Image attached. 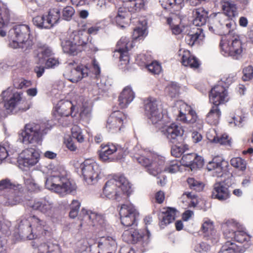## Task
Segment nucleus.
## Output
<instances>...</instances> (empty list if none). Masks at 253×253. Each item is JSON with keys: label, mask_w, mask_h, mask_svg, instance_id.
Wrapping results in <instances>:
<instances>
[{"label": "nucleus", "mask_w": 253, "mask_h": 253, "mask_svg": "<svg viewBox=\"0 0 253 253\" xmlns=\"http://www.w3.org/2000/svg\"><path fill=\"white\" fill-rule=\"evenodd\" d=\"M72 137L79 142L82 143L84 141V136L82 134V129L78 126H74L71 129Z\"/></svg>", "instance_id": "49"}, {"label": "nucleus", "mask_w": 253, "mask_h": 253, "mask_svg": "<svg viewBox=\"0 0 253 253\" xmlns=\"http://www.w3.org/2000/svg\"><path fill=\"white\" fill-rule=\"evenodd\" d=\"M21 193L15 188L9 192L4 194V198L6 199L5 205L12 206L16 205L21 200Z\"/></svg>", "instance_id": "33"}, {"label": "nucleus", "mask_w": 253, "mask_h": 253, "mask_svg": "<svg viewBox=\"0 0 253 253\" xmlns=\"http://www.w3.org/2000/svg\"><path fill=\"white\" fill-rule=\"evenodd\" d=\"M24 180L25 186L28 191L31 192H38L40 191V187L36 183L33 177L30 173H26L24 176Z\"/></svg>", "instance_id": "39"}, {"label": "nucleus", "mask_w": 253, "mask_h": 253, "mask_svg": "<svg viewBox=\"0 0 253 253\" xmlns=\"http://www.w3.org/2000/svg\"><path fill=\"white\" fill-rule=\"evenodd\" d=\"M178 55L181 57V63L186 67H189L192 69H198L201 65L199 60L191 52L185 49H180L178 52Z\"/></svg>", "instance_id": "22"}, {"label": "nucleus", "mask_w": 253, "mask_h": 253, "mask_svg": "<svg viewBox=\"0 0 253 253\" xmlns=\"http://www.w3.org/2000/svg\"><path fill=\"white\" fill-rule=\"evenodd\" d=\"M126 118V115L122 111H114L107 120L106 127L113 132L120 130L123 126L124 121Z\"/></svg>", "instance_id": "19"}, {"label": "nucleus", "mask_w": 253, "mask_h": 253, "mask_svg": "<svg viewBox=\"0 0 253 253\" xmlns=\"http://www.w3.org/2000/svg\"><path fill=\"white\" fill-rule=\"evenodd\" d=\"M194 18L193 23L196 26L201 27L205 24L208 17V12L203 7L196 8L193 11Z\"/></svg>", "instance_id": "28"}, {"label": "nucleus", "mask_w": 253, "mask_h": 253, "mask_svg": "<svg viewBox=\"0 0 253 253\" xmlns=\"http://www.w3.org/2000/svg\"><path fill=\"white\" fill-rule=\"evenodd\" d=\"M39 250L42 253H60V252L58 244L50 241L41 244L39 247Z\"/></svg>", "instance_id": "36"}, {"label": "nucleus", "mask_w": 253, "mask_h": 253, "mask_svg": "<svg viewBox=\"0 0 253 253\" xmlns=\"http://www.w3.org/2000/svg\"><path fill=\"white\" fill-rule=\"evenodd\" d=\"M98 253H113L117 248V243L111 237H102L98 243Z\"/></svg>", "instance_id": "25"}, {"label": "nucleus", "mask_w": 253, "mask_h": 253, "mask_svg": "<svg viewBox=\"0 0 253 253\" xmlns=\"http://www.w3.org/2000/svg\"><path fill=\"white\" fill-rule=\"evenodd\" d=\"M100 149L98 151L99 158H108L117 151L119 152V158H124L126 156V153L127 152L126 150L124 151L123 149L119 148L118 145L110 142L106 144L102 143L100 145Z\"/></svg>", "instance_id": "21"}, {"label": "nucleus", "mask_w": 253, "mask_h": 253, "mask_svg": "<svg viewBox=\"0 0 253 253\" xmlns=\"http://www.w3.org/2000/svg\"><path fill=\"white\" fill-rule=\"evenodd\" d=\"M135 97L134 92L130 86L125 87L119 96V105L121 108L124 109L133 100Z\"/></svg>", "instance_id": "26"}, {"label": "nucleus", "mask_w": 253, "mask_h": 253, "mask_svg": "<svg viewBox=\"0 0 253 253\" xmlns=\"http://www.w3.org/2000/svg\"><path fill=\"white\" fill-rule=\"evenodd\" d=\"M244 252V250L240 248L233 243L227 241L221 247L218 253H242Z\"/></svg>", "instance_id": "37"}, {"label": "nucleus", "mask_w": 253, "mask_h": 253, "mask_svg": "<svg viewBox=\"0 0 253 253\" xmlns=\"http://www.w3.org/2000/svg\"><path fill=\"white\" fill-rule=\"evenodd\" d=\"M61 17L60 10L58 8H51L47 14L38 15L33 19L35 25L41 29H49L57 24Z\"/></svg>", "instance_id": "11"}, {"label": "nucleus", "mask_w": 253, "mask_h": 253, "mask_svg": "<svg viewBox=\"0 0 253 253\" xmlns=\"http://www.w3.org/2000/svg\"><path fill=\"white\" fill-rule=\"evenodd\" d=\"M74 63H69L66 67L64 76L72 83H76L83 78L87 77L89 72V68L83 65L74 67Z\"/></svg>", "instance_id": "13"}, {"label": "nucleus", "mask_w": 253, "mask_h": 253, "mask_svg": "<svg viewBox=\"0 0 253 253\" xmlns=\"http://www.w3.org/2000/svg\"><path fill=\"white\" fill-rule=\"evenodd\" d=\"M164 134L172 143H177L184 134V129L180 125L172 123L163 130Z\"/></svg>", "instance_id": "20"}, {"label": "nucleus", "mask_w": 253, "mask_h": 253, "mask_svg": "<svg viewBox=\"0 0 253 253\" xmlns=\"http://www.w3.org/2000/svg\"><path fill=\"white\" fill-rule=\"evenodd\" d=\"M81 206V203L76 200H73L70 205L71 211L69 212V216L72 218H75L78 214L79 209Z\"/></svg>", "instance_id": "50"}, {"label": "nucleus", "mask_w": 253, "mask_h": 253, "mask_svg": "<svg viewBox=\"0 0 253 253\" xmlns=\"http://www.w3.org/2000/svg\"><path fill=\"white\" fill-rule=\"evenodd\" d=\"M213 160L214 159H212V161L208 162L207 165V169L209 171H211L216 169H217L216 172H220L223 168V167L222 166V165L224 163L226 164L227 162H225L224 159H222L221 163L219 162H215Z\"/></svg>", "instance_id": "48"}, {"label": "nucleus", "mask_w": 253, "mask_h": 253, "mask_svg": "<svg viewBox=\"0 0 253 253\" xmlns=\"http://www.w3.org/2000/svg\"><path fill=\"white\" fill-rule=\"evenodd\" d=\"M18 160H20L21 163H24L23 170L35 165L38 162V159H18Z\"/></svg>", "instance_id": "61"}, {"label": "nucleus", "mask_w": 253, "mask_h": 253, "mask_svg": "<svg viewBox=\"0 0 253 253\" xmlns=\"http://www.w3.org/2000/svg\"><path fill=\"white\" fill-rule=\"evenodd\" d=\"M29 206L34 210L49 215L51 212L53 204L46 198H44L35 200L33 203L30 202Z\"/></svg>", "instance_id": "24"}, {"label": "nucleus", "mask_w": 253, "mask_h": 253, "mask_svg": "<svg viewBox=\"0 0 253 253\" xmlns=\"http://www.w3.org/2000/svg\"><path fill=\"white\" fill-rule=\"evenodd\" d=\"M44 167L50 171L45 182V186L47 189L61 195L75 192L76 186L69 180L68 172L63 166L58 165L55 162L49 163Z\"/></svg>", "instance_id": "1"}, {"label": "nucleus", "mask_w": 253, "mask_h": 253, "mask_svg": "<svg viewBox=\"0 0 253 253\" xmlns=\"http://www.w3.org/2000/svg\"><path fill=\"white\" fill-rule=\"evenodd\" d=\"M30 27L27 25L15 26L9 31V46L13 48H22L25 50L31 48L33 42L30 39Z\"/></svg>", "instance_id": "3"}, {"label": "nucleus", "mask_w": 253, "mask_h": 253, "mask_svg": "<svg viewBox=\"0 0 253 253\" xmlns=\"http://www.w3.org/2000/svg\"><path fill=\"white\" fill-rule=\"evenodd\" d=\"M45 64L46 68H54L59 65V61L58 58L52 56L46 59Z\"/></svg>", "instance_id": "60"}, {"label": "nucleus", "mask_w": 253, "mask_h": 253, "mask_svg": "<svg viewBox=\"0 0 253 253\" xmlns=\"http://www.w3.org/2000/svg\"><path fill=\"white\" fill-rule=\"evenodd\" d=\"M10 20V12L6 5L0 1V29L6 27Z\"/></svg>", "instance_id": "34"}, {"label": "nucleus", "mask_w": 253, "mask_h": 253, "mask_svg": "<svg viewBox=\"0 0 253 253\" xmlns=\"http://www.w3.org/2000/svg\"><path fill=\"white\" fill-rule=\"evenodd\" d=\"M13 85L17 89H22L27 87L31 85V82L30 81L26 80L23 78L15 80L14 82Z\"/></svg>", "instance_id": "58"}, {"label": "nucleus", "mask_w": 253, "mask_h": 253, "mask_svg": "<svg viewBox=\"0 0 253 253\" xmlns=\"http://www.w3.org/2000/svg\"><path fill=\"white\" fill-rule=\"evenodd\" d=\"M92 105L87 102L83 103L80 110V116L81 117H89L91 113Z\"/></svg>", "instance_id": "51"}, {"label": "nucleus", "mask_w": 253, "mask_h": 253, "mask_svg": "<svg viewBox=\"0 0 253 253\" xmlns=\"http://www.w3.org/2000/svg\"><path fill=\"white\" fill-rule=\"evenodd\" d=\"M88 248V243L86 240H82L77 242L74 250L75 253H83Z\"/></svg>", "instance_id": "56"}, {"label": "nucleus", "mask_w": 253, "mask_h": 253, "mask_svg": "<svg viewBox=\"0 0 253 253\" xmlns=\"http://www.w3.org/2000/svg\"><path fill=\"white\" fill-rule=\"evenodd\" d=\"M232 19L227 18L223 13L216 14L215 17L210 20L209 29L217 35H223L226 33L232 34L231 31L235 24Z\"/></svg>", "instance_id": "10"}, {"label": "nucleus", "mask_w": 253, "mask_h": 253, "mask_svg": "<svg viewBox=\"0 0 253 253\" xmlns=\"http://www.w3.org/2000/svg\"><path fill=\"white\" fill-rule=\"evenodd\" d=\"M119 213L122 224L126 227L133 225L138 215L136 209L131 204L122 205Z\"/></svg>", "instance_id": "18"}, {"label": "nucleus", "mask_w": 253, "mask_h": 253, "mask_svg": "<svg viewBox=\"0 0 253 253\" xmlns=\"http://www.w3.org/2000/svg\"><path fill=\"white\" fill-rule=\"evenodd\" d=\"M77 169H81L84 181L88 184L96 183L99 178L100 169L92 159H85L84 162L75 164Z\"/></svg>", "instance_id": "9"}, {"label": "nucleus", "mask_w": 253, "mask_h": 253, "mask_svg": "<svg viewBox=\"0 0 253 253\" xmlns=\"http://www.w3.org/2000/svg\"><path fill=\"white\" fill-rule=\"evenodd\" d=\"M243 76L242 77L244 81H248L252 79L253 77V67L249 65L243 70Z\"/></svg>", "instance_id": "59"}, {"label": "nucleus", "mask_w": 253, "mask_h": 253, "mask_svg": "<svg viewBox=\"0 0 253 253\" xmlns=\"http://www.w3.org/2000/svg\"><path fill=\"white\" fill-rule=\"evenodd\" d=\"M92 38L84 31L73 32L69 39L63 40L61 46L64 53L75 56L83 51L89 48L91 51H96V48L91 43Z\"/></svg>", "instance_id": "2"}, {"label": "nucleus", "mask_w": 253, "mask_h": 253, "mask_svg": "<svg viewBox=\"0 0 253 253\" xmlns=\"http://www.w3.org/2000/svg\"><path fill=\"white\" fill-rule=\"evenodd\" d=\"M210 102L213 105L219 106L229 100L227 87L222 84H217L211 88L209 93Z\"/></svg>", "instance_id": "15"}, {"label": "nucleus", "mask_w": 253, "mask_h": 253, "mask_svg": "<svg viewBox=\"0 0 253 253\" xmlns=\"http://www.w3.org/2000/svg\"><path fill=\"white\" fill-rule=\"evenodd\" d=\"M146 30V28L144 26L135 28L132 35L133 40L140 41L143 40Z\"/></svg>", "instance_id": "46"}, {"label": "nucleus", "mask_w": 253, "mask_h": 253, "mask_svg": "<svg viewBox=\"0 0 253 253\" xmlns=\"http://www.w3.org/2000/svg\"><path fill=\"white\" fill-rule=\"evenodd\" d=\"M39 49L40 51L38 56L44 60L49 58L54 54L51 48L46 45L41 46Z\"/></svg>", "instance_id": "44"}, {"label": "nucleus", "mask_w": 253, "mask_h": 253, "mask_svg": "<svg viewBox=\"0 0 253 253\" xmlns=\"http://www.w3.org/2000/svg\"><path fill=\"white\" fill-rule=\"evenodd\" d=\"M80 215H83L85 220H89L92 222V225L95 226L97 224L103 225L104 223V219L103 217L100 215L86 209H82Z\"/></svg>", "instance_id": "29"}, {"label": "nucleus", "mask_w": 253, "mask_h": 253, "mask_svg": "<svg viewBox=\"0 0 253 253\" xmlns=\"http://www.w3.org/2000/svg\"><path fill=\"white\" fill-rule=\"evenodd\" d=\"M16 186L12 184L8 179H2L0 181V195H4Z\"/></svg>", "instance_id": "41"}, {"label": "nucleus", "mask_w": 253, "mask_h": 253, "mask_svg": "<svg viewBox=\"0 0 253 253\" xmlns=\"http://www.w3.org/2000/svg\"><path fill=\"white\" fill-rule=\"evenodd\" d=\"M175 210L173 209L169 208L166 211V214L162 215L161 223L163 224H168L172 222L175 219Z\"/></svg>", "instance_id": "42"}, {"label": "nucleus", "mask_w": 253, "mask_h": 253, "mask_svg": "<svg viewBox=\"0 0 253 253\" xmlns=\"http://www.w3.org/2000/svg\"><path fill=\"white\" fill-rule=\"evenodd\" d=\"M231 165L241 170H244L246 169L247 163L245 159H230Z\"/></svg>", "instance_id": "55"}, {"label": "nucleus", "mask_w": 253, "mask_h": 253, "mask_svg": "<svg viewBox=\"0 0 253 253\" xmlns=\"http://www.w3.org/2000/svg\"><path fill=\"white\" fill-rule=\"evenodd\" d=\"M210 249V246L206 243L202 242L197 244L194 249V250L198 253H203L207 252Z\"/></svg>", "instance_id": "62"}, {"label": "nucleus", "mask_w": 253, "mask_h": 253, "mask_svg": "<svg viewBox=\"0 0 253 253\" xmlns=\"http://www.w3.org/2000/svg\"><path fill=\"white\" fill-rule=\"evenodd\" d=\"M130 188L127 180L121 176L118 179H111L107 181L103 188V193L107 198L119 202L122 194L128 193Z\"/></svg>", "instance_id": "6"}, {"label": "nucleus", "mask_w": 253, "mask_h": 253, "mask_svg": "<svg viewBox=\"0 0 253 253\" xmlns=\"http://www.w3.org/2000/svg\"><path fill=\"white\" fill-rule=\"evenodd\" d=\"M146 68L153 75H158L162 71L161 64L157 61H153L151 63L148 64L146 66Z\"/></svg>", "instance_id": "47"}, {"label": "nucleus", "mask_w": 253, "mask_h": 253, "mask_svg": "<svg viewBox=\"0 0 253 253\" xmlns=\"http://www.w3.org/2000/svg\"><path fill=\"white\" fill-rule=\"evenodd\" d=\"M219 45L221 52L224 56H231L234 59L242 57L244 48L239 35L227 34L221 39Z\"/></svg>", "instance_id": "4"}, {"label": "nucleus", "mask_w": 253, "mask_h": 253, "mask_svg": "<svg viewBox=\"0 0 253 253\" xmlns=\"http://www.w3.org/2000/svg\"><path fill=\"white\" fill-rule=\"evenodd\" d=\"M213 141L216 143H219L221 145L231 146V138L226 134H222L220 137L216 138L214 137Z\"/></svg>", "instance_id": "53"}, {"label": "nucleus", "mask_w": 253, "mask_h": 253, "mask_svg": "<svg viewBox=\"0 0 253 253\" xmlns=\"http://www.w3.org/2000/svg\"><path fill=\"white\" fill-rule=\"evenodd\" d=\"M230 195L228 187L224 182L217 181L214 184L211 194L212 198L223 201L228 199Z\"/></svg>", "instance_id": "23"}, {"label": "nucleus", "mask_w": 253, "mask_h": 253, "mask_svg": "<svg viewBox=\"0 0 253 253\" xmlns=\"http://www.w3.org/2000/svg\"><path fill=\"white\" fill-rule=\"evenodd\" d=\"M187 182L189 188L197 192H200L204 189V184L202 182L196 180L194 178L189 177L187 178Z\"/></svg>", "instance_id": "43"}, {"label": "nucleus", "mask_w": 253, "mask_h": 253, "mask_svg": "<svg viewBox=\"0 0 253 253\" xmlns=\"http://www.w3.org/2000/svg\"><path fill=\"white\" fill-rule=\"evenodd\" d=\"M185 152L182 148L174 146L171 148V154L173 157L179 158Z\"/></svg>", "instance_id": "64"}, {"label": "nucleus", "mask_w": 253, "mask_h": 253, "mask_svg": "<svg viewBox=\"0 0 253 253\" xmlns=\"http://www.w3.org/2000/svg\"><path fill=\"white\" fill-rule=\"evenodd\" d=\"M221 116V112L219 106L212 105L206 116V121L211 125L218 124Z\"/></svg>", "instance_id": "31"}, {"label": "nucleus", "mask_w": 253, "mask_h": 253, "mask_svg": "<svg viewBox=\"0 0 253 253\" xmlns=\"http://www.w3.org/2000/svg\"><path fill=\"white\" fill-rule=\"evenodd\" d=\"M22 92H15L10 98L4 102V106L7 110H13L22 100Z\"/></svg>", "instance_id": "38"}, {"label": "nucleus", "mask_w": 253, "mask_h": 253, "mask_svg": "<svg viewBox=\"0 0 253 253\" xmlns=\"http://www.w3.org/2000/svg\"><path fill=\"white\" fill-rule=\"evenodd\" d=\"M180 168V166L177 163H174V161H172L169 166L165 168V170L170 173H174L179 171Z\"/></svg>", "instance_id": "63"}, {"label": "nucleus", "mask_w": 253, "mask_h": 253, "mask_svg": "<svg viewBox=\"0 0 253 253\" xmlns=\"http://www.w3.org/2000/svg\"><path fill=\"white\" fill-rule=\"evenodd\" d=\"M184 0H160L162 6L165 9H169L175 5H179Z\"/></svg>", "instance_id": "54"}, {"label": "nucleus", "mask_w": 253, "mask_h": 253, "mask_svg": "<svg viewBox=\"0 0 253 253\" xmlns=\"http://www.w3.org/2000/svg\"><path fill=\"white\" fill-rule=\"evenodd\" d=\"M50 128L51 127L45 123L30 122L25 125L21 133L22 141L27 143H39L42 140L43 136L48 133Z\"/></svg>", "instance_id": "5"}, {"label": "nucleus", "mask_w": 253, "mask_h": 253, "mask_svg": "<svg viewBox=\"0 0 253 253\" xmlns=\"http://www.w3.org/2000/svg\"><path fill=\"white\" fill-rule=\"evenodd\" d=\"M233 239L234 240L239 243L243 244L245 243L243 246H239L240 248H242V249L245 250L249 247L250 243L249 242L250 241L251 236L248 235L246 232H244L240 230L236 233L235 234V236H234Z\"/></svg>", "instance_id": "35"}, {"label": "nucleus", "mask_w": 253, "mask_h": 253, "mask_svg": "<svg viewBox=\"0 0 253 253\" xmlns=\"http://www.w3.org/2000/svg\"><path fill=\"white\" fill-rule=\"evenodd\" d=\"M223 14L231 19L238 15L237 7L234 2L231 0L223 1L222 5Z\"/></svg>", "instance_id": "30"}, {"label": "nucleus", "mask_w": 253, "mask_h": 253, "mask_svg": "<svg viewBox=\"0 0 253 253\" xmlns=\"http://www.w3.org/2000/svg\"><path fill=\"white\" fill-rule=\"evenodd\" d=\"M31 222L32 226L36 230L35 233V235L34 234L33 230L31 229V225L26 220L21 221L18 227L19 231L21 232L23 236L27 237L29 240H33L41 234L46 236L47 234H50L44 221L39 219L35 215H33L31 217Z\"/></svg>", "instance_id": "8"}, {"label": "nucleus", "mask_w": 253, "mask_h": 253, "mask_svg": "<svg viewBox=\"0 0 253 253\" xmlns=\"http://www.w3.org/2000/svg\"><path fill=\"white\" fill-rule=\"evenodd\" d=\"M78 108L72 102L67 100H60L54 108L53 115L57 119L58 117H75Z\"/></svg>", "instance_id": "14"}, {"label": "nucleus", "mask_w": 253, "mask_h": 253, "mask_svg": "<svg viewBox=\"0 0 253 253\" xmlns=\"http://www.w3.org/2000/svg\"><path fill=\"white\" fill-rule=\"evenodd\" d=\"M75 13L74 8L71 6H66L62 11V18L66 21H70Z\"/></svg>", "instance_id": "45"}, {"label": "nucleus", "mask_w": 253, "mask_h": 253, "mask_svg": "<svg viewBox=\"0 0 253 253\" xmlns=\"http://www.w3.org/2000/svg\"><path fill=\"white\" fill-rule=\"evenodd\" d=\"M221 227L224 236L227 239H233L235 234L240 230L239 223L233 220L223 223Z\"/></svg>", "instance_id": "27"}, {"label": "nucleus", "mask_w": 253, "mask_h": 253, "mask_svg": "<svg viewBox=\"0 0 253 253\" xmlns=\"http://www.w3.org/2000/svg\"><path fill=\"white\" fill-rule=\"evenodd\" d=\"M213 228V225L210 221H205L202 226V231L205 233V236H208L210 235L212 236V234L214 233Z\"/></svg>", "instance_id": "57"}, {"label": "nucleus", "mask_w": 253, "mask_h": 253, "mask_svg": "<svg viewBox=\"0 0 253 253\" xmlns=\"http://www.w3.org/2000/svg\"><path fill=\"white\" fill-rule=\"evenodd\" d=\"M123 7H120L116 15H112L110 18L113 22L121 27L126 23L127 11L131 13L139 12L144 7L145 0H123Z\"/></svg>", "instance_id": "7"}, {"label": "nucleus", "mask_w": 253, "mask_h": 253, "mask_svg": "<svg viewBox=\"0 0 253 253\" xmlns=\"http://www.w3.org/2000/svg\"><path fill=\"white\" fill-rule=\"evenodd\" d=\"M144 104L145 115L152 123L156 124L161 121L163 115L158 108L156 100L153 98L149 97L144 100Z\"/></svg>", "instance_id": "16"}, {"label": "nucleus", "mask_w": 253, "mask_h": 253, "mask_svg": "<svg viewBox=\"0 0 253 253\" xmlns=\"http://www.w3.org/2000/svg\"><path fill=\"white\" fill-rule=\"evenodd\" d=\"M133 41H130L129 38L122 37L118 42L116 48L114 51V56H119L120 62L121 65H127L129 61L128 51L133 47Z\"/></svg>", "instance_id": "12"}, {"label": "nucleus", "mask_w": 253, "mask_h": 253, "mask_svg": "<svg viewBox=\"0 0 253 253\" xmlns=\"http://www.w3.org/2000/svg\"><path fill=\"white\" fill-rule=\"evenodd\" d=\"M41 153L39 149L29 148L24 150L18 158H40Z\"/></svg>", "instance_id": "40"}, {"label": "nucleus", "mask_w": 253, "mask_h": 253, "mask_svg": "<svg viewBox=\"0 0 253 253\" xmlns=\"http://www.w3.org/2000/svg\"><path fill=\"white\" fill-rule=\"evenodd\" d=\"M197 119V113L192 107L185 102H182L179 105L177 120L183 124L190 125L194 124Z\"/></svg>", "instance_id": "17"}, {"label": "nucleus", "mask_w": 253, "mask_h": 253, "mask_svg": "<svg viewBox=\"0 0 253 253\" xmlns=\"http://www.w3.org/2000/svg\"><path fill=\"white\" fill-rule=\"evenodd\" d=\"M180 86L176 83L172 82L168 85L167 89L171 97H175L179 93Z\"/></svg>", "instance_id": "52"}, {"label": "nucleus", "mask_w": 253, "mask_h": 253, "mask_svg": "<svg viewBox=\"0 0 253 253\" xmlns=\"http://www.w3.org/2000/svg\"><path fill=\"white\" fill-rule=\"evenodd\" d=\"M205 38V35L203 32V30L201 28L197 29L196 32L193 34H187L185 38V42L189 45L192 46L196 42L199 43Z\"/></svg>", "instance_id": "32"}]
</instances>
